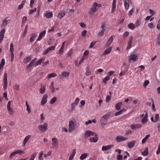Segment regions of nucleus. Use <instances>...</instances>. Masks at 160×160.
<instances>
[{"label":"nucleus","mask_w":160,"mask_h":160,"mask_svg":"<svg viewBox=\"0 0 160 160\" xmlns=\"http://www.w3.org/2000/svg\"><path fill=\"white\" fill-rule=\"evenodd\" d=\"M101 5L100 4H98L96 2H94L93 3L92 7L91 8V10L89 12V13L90 14H92V12H96L98 10V9L97 8V7H100Z\"/></svg>","instance_id":"1"},{"label":"nucleus","mask_w":160,"mask_h":160,"mask_svg":"<svg viewBox=\"0 0 160 160\" xmlns=\"http://www.w3.org/2000/svg\"><path fill=\"white\" fill-rule=\"evenodd\" d=\"M68 126L69 128L68 132H71L72 131L74 130L75 128V123L73 121L71 120L69 121Z\"/></svg>","instance_id":"2"},{"label":"nucleus","mask_w":160,"mask_h":160,"mask_svg":"<svg viewBox=\"0 0 160 160\" xmlns=\"http://www.w3.org/2000/svg\"><path fill=\"white\" fill-rule=\"evenodd\" d=\"M48 123H44L43 125H40L38 126L39 130L42 132H44L48 129Z\"/></svg>","instance_id":"3"},{"label":"nucleus","mask_w":160,"mask_h":160,"mask_svg":"<svg viewBox=\"0 0 160 160\" xmlns=\"http://www.w3.org/2000/svg\"><path fill=\"white\" fill-rule=\"evenodd\" d=\"M93 137H90L89 139V141L91 142H96L98 141V138L97 135L95 133L93 135Z\"/></svg>","instance_id":"4"},{"label":"nucleus","mask_w":160,"mask_h":160,"mask_svg":"<svg viewBox=\"0 0 160 160\" xmlns=\"http://www.w3.org/2000/svg\"><path fill=\"white\" fill-rule=\"evenodd\" d=\"M8 85L7 82V75L5 72L4 74V78L3 79V88L4 89H6Z\"/></svg>","instance_id":"5"},{"label":"nucleus","mask_w":160,"mask_h":160,"mask_svg":"<svg viewBox=\"0 0 160 160\" xmlns=\"http://www.w3.org/2000/svg\"><path fill=\"white\" fill-rule=\"evenodd\" d=\"M52 148H56L58 145V141L57 139L55 138H52Z\"/></svg>","instance_id":"6"},{"label":"nucleus","mask_w":160,"mask_h":160,"mask_svg":"<svg viewBox=\"0 0 160 160\" xmlns=\"http://www.w3.org/2000/svg\"><path fill=\"white\" fill-rule=\"evenodd\" d=\"M95 133L91 131L87 130L85 133L84 137L85 138H87L90 136H92Z\"/></svg>","instance_id":"7"},{"label":"nucleus","mask_w":160,"mask_h":160,"mask_svg":"<svg viewBox=\"0 0 160 160\" xmlns=\"http://www.w3.org/2000/svg\"><path fill=\"white\" fill-rule=\"evenodd\" d=\"M48 96L47 94H45L43 96L42 98V100L41 102V105H45L47 102V98Z\"/></svg>","instance_id":"8"},{"label":"nucleus","mask_w":160,"mask_h":160,"mask_svg":"<svg viewBox=\"0 0 160 160\" xmlns=\"http://www.w3.org/2000/svg\"><path fill=\"white\" fill-rule=\"evenodd\" d=\"M128 138H125L122 136H117L116 138V140L117 142H120L125 141L128 139Z\"/></svg>","instance_id":"9"},{"label":"nucleus","mask_w":160,"mask_h":160,"mask_svg":"<svg viewBox=\"0 0 160 160\" xmlns=\"http://www.w3.org/2000/svg\"><path fill=\"white\" fill-rule=\"evenodd\" d=\"M142 126L141 124H132L130 127L132 129L134 130L136 129L140 128Z\"/></svg>","instance_id":"10"},{"label":"nucleus","mask_w":160,"mask_h":160,"mask_svg":"<svg viewBox=\"0 0 160 160\" xmlns=\"http://www.w3.org/2000/svg\"><path fill=\"white\" fill-rule=\"evenodd\" d=\"M5 32V29H2L0 32V43L3 40Z\"/></svg>","instance_id":"11"},{"label":"nucleus","mask_w":160,"mask_h":160,"mask_svg":"<svg viewBox=\"0 0 160 160\" xmlns=\"http://www.w3.org/2000/svg\"><path fill=\"white\" fill-rule=\"evenodd\" d=\"M69 73L68 72H62L61 74L59 76V78L62 79L64 77H66L69 76Z\"/></svg>","instance_id":"12"},{"label":"nucleus","mask_w":160,"mask_h":160,"mask_svg":"<svg viewBox=\"0 0 160 160\" xmlns=\"http://www.w3.org/2000/svg\"><path fill=\"white\" fill-rule=\"evenodd\" d=\"M107 118H106V116H103L101 119V124L102 125H105L107 122Z\"/></svg>","instance_id":"13"},{"label":"nucleus","mask_w":160,"mask_h":160,"mask_svg":"<svg viewBox=\"0 0 160 160\" xmlns=\"http://www.w3.org/2000/svg\"><path fill=\"white\" fill-rule=\"evenodd\" d=\"M46 33V31L45 30L41 32L40 33L39 36L37 39V41H40L42 38L45 35Z\"/></svg>","instance_id":"14"},{"label":"nucleus","mask_w":160,"mask_h":160,"mask_svg":"<svg viewBox=\"0 0 160 160\" xmlns=\"http://www.w3.org/2000/svg\"><path fill=\"white\" fill-rule=\"evenodd\" d=\"M55 46H54L48 48L44 51L43 53V55H45L46 54L49 52L51 50H54L55 49Z\"/></svg>","instance_id":"15"},{"label":"nucleus","mask_w":160,"mask_h":160,"mask_svg":"<svg viewBox=\"0 0 160 160\" xmlns=\"http://www.w3.org/2000/svg\"><path fill=\"white\" fill-rule=\"evenodd\" d=\"M46 90V86L45 85H42V84H41V87L39 90L40 93L43 94L44 93Z\"/></svg>","instance_id":"16"},{"label":"nucleus","mask_w":160,"mask_h":160,"mask_svg":"<svg viewBox=\"0 0 160 160\" xmlns=\"http://www.w3.org/2000/svg\"><path fill=\"white\" fill-rule=\"evenodd\" d=\"M113 146V145H110L106 146H103L102 147V149L103 151H107L109 150Z\"/></svg>","instance_id":"17"},{"label":"nucleus","mask_w":160,"mask_h":160,"mask_svg":"<svg viewBox=\"0 0 160 160\" xmlns=\"http://www.w3.org/2000/svg\"><path fill=\"white\" fill-rule=\"evenodd\" d=\"M148 114L146 113L144 118L142 119L141 122L143 124H144L148 121Z\"/></svg>","instance_id":"18"},{"label":"nucleus","mask_w":160,"mask_h":160,"mask_svg":"<svg viewBox=\"0 0 160 160\" xmlns=\"http://www.w3.org/2000/svg\"><path fill=\"white\" fill-rule=\"evenodd\" d=\"M132 39L133 37L132 36H131L129 40L128 43V46L127 47V49H129L131 48Z\"/></svg>","instance_id":"19"},{"label":"nucleus","mask_w":160,"mask_h":160,"mask_svg":"<svg viewBox=\"0 0 160 160\" xmlns=\"http://www.w3.org/2000/svg\"><path fill=\"white\" fill-rule=\"evenodd\" d=\"M135 143L136 141H135L133 142H130L128 143L127 146L129 148H131L134 146Z\"/></svg>","instance_id":"20"},{"label":"nucleus","mask_w":160,"mask_h":160,"mask_svg":"<svg viewBox=\"0 0 160 160\" xmlns=\"http://www.w3.org/2000/svg\"><path fill=\"white\" fill-rule=\"evenodd\" d=\"M125 8L126 10H128L129 7V3L128 0H123Z\"/></svg>","instance_id":"21"},{"label":"nucleus","mask_w":160,"mask_h":160,"mask_svg":"<svg viewBox=\"0 0 160 160\" xmlns=\"http://www.w3.org/2000/svg\"><path fill=\"white\" fill-rule=\"evenodd\" d=\"M65 15V12L64 11H61L59 13L58 15V18L61 19L63 18Z\"/></svg>","instance_id":"22"},{"label":"nucleus","mask_w":160,"mask_h":160,"mask_svg":"<svg viewBox=\"0 0 160 160\" xmlns=\"http://www.w3.org/2000/svg\"><path fill=\"white\" fill-rule=\"evenodd\" d=\"M123 105L122 103V102H119L117 103L115 106L116 109L119 110L121 109V107Z\"/></svg>","instance_id":"23"},{"label":"nucleus","mask_w":160,"mask_h":160,"mask_svg":"<svg viewBox=\"0 0 160 160\" xmlns=\"http://www.w3.org/2000/svg\"><path fill=\"white\" fill-rule=\"evenodd\" d=\"M113 40V36H112L107 42L106 44L107 47H109L111 44Z\"/></svg>","instance_id":"24"},{"label":"nucleus","mask_w":160,"mask_h":160,"mask_svg":"<svg viewBox=\"0 0 160 160\" xmlns=\"http://www.w3.org/2000/svg\"><path fill=\"white\" fill-rule=\"evenodd\" d=\"M37 35L35 34H32L30 35V42H33L36 38Z\"/></svg>","instance_id":"25"},{"label":"nucleus","mask_w":160,"mask_h":160,"mask_svg":"<svg viewBox=\"0 0 160 160\" xmlns=\"http://www.w3.org/2000/svg\"><path fill=\"white\" fill-rule=\"evenodd\" d=\"M30 137L31 135H28L25 138L23 144V146H25V145L26 143L28 142V139L30 138Z\"/></svg>","instance_id":"26"},{"label":"nucleus","mask_w":160,"mask_h":160,"mask_svg":"<svg viewBox=\"0 0 160 160\" xmlns=\"http://www.w3.org/2000/svg\"><path fill=\"white\" fill-rule=\"evenodd\" d=\"M45 59L44 58H42L39 60L34 65V66L36 67L38 65L42 63L45 60Z\"/></svg>","instance_id":"27"},{"label":"nucleus","mask_w":160,"mask_h":160,"mask_svg":"<svg viewBox=\"0 0 160 160\" xmlns=\"http://www.w3.org/2000/svg\"><path fill=\"white\" fill-rule=\"evenodd\" d=\"M112 47H109L107 49L105 50V51L104 52V55H106L107 54H108L111 52L112 49Z\"/></svg>","instance_id":"28"},{"label":"nucleus","mask_w":160,"mask_h":160,"mask_svg":"<svg viewBox=\"0 0 160 160\" xmlns=\"http://www.w3.org/2000/svg\"><path fill=\"white\" fill-rule=\"evenodd\" d=\"M31 58L30 56H28L26 57L23 60V62L25 63H27L29 62L31 60Z\"/></svg>","instance_id":"29"},{"label":"nucleus","mask_w":160,"mask_h":160,"mask_svg":"<svg viewBox=\"0 0 160 160\" xmlns=\"http://www.w3.org/2000/svg\"><path fill=\"white\" fill-rule=\"evenodd\" d=\"M88 155V153H84L82 154L80 157V159L82 160H83L87 158Z\"/></svg>","instance_id":"30"},{"label":"nucleus","mask_w":160,"mask_h":160,"mask_svg":"<svg viewBox=\"0 0 160 160\" xmlns=\"http://www.w3.org/2000/svg\"><path fill=\"white\" fill-rule=\"evenodd\" d=\"M116 0H113L112 5V13H113L114 11L115 10L116 8Z\"/></svg>","instance_id":"31"},{"label":"nucleus","mask_w":160,"mask_h":160,"mask_svg":"<svg viewBox=\"0 0 160 160\" xmlns=\"http://www.w3.org/2000/svg\"><path fill=\"white\" fill-rule=\"evenodd\" d=\"M49 40L48 41V45L49 46L52 45L54 42V40L53 38H49Z\"/></svg>","instance_id":"32"},{"label":"nucleus","mask_w":160,"mask_h":160,"mask_svg":"<svg viewBox=\"0 0 160 160\" xmlns=\"http://www.w3.org/2000/svg\"><path fill=\"white\" fill-rule=\"evenodd\" d=\"M135 27L136 25L132 23H131L128 25V27L132 30L135 28Z\"/></svg>","instance_id":"33"},{"label":"nucleus","mask_w":160,"mask_h":160,"mask_svg":"<svg viewBox=\"0 0 160 160\" xmlns=\"http://www.w3.org/2000/svg\"><path fill=\"white\" fill-rule=\"evenodd\" d=\"M109 94L110 95H108L106 98V101L107 102H109L111 99V95L112 94V93L111 92H109Z\"/></svg>","instance_id":"34"},{"label":"nucleus","mask_w":160,"mask_h":160,"mask_svg":"<svg viewBox=\"0 0 160 160\" xmlns=\"http://www.w3.org/2000/svg\"><path fill=\"white\" fill-rule=\"evenodd\" d=\"M126 111V110L125 109H123L122 110H120L119 112H116L115 114V115L116 116H118L122 113L123 112H124Z\"/></svg>","instance_id":"35"},{"label":"nucleus","mask_w":160,"mask_h":160,"mask_svg":"<svg viewBox=\"0 0 160 160\" xmlns=\"http://www.w3.org/2000/svg\"><path fill=\"white\" fill-rule=\"evenodd\" d=\"M5 64V60L3 58L2 59L0 64V69H2L3 68Z\"/></svg>","instance_id":"36"},{"label":"nucleus","mask_w":160,"mask_h":160,"mask_svg":"<svg viewBox=\"0 0 160 160\" xmlns=\"http://www.w3.org/2000/svg\"><path fill=\"white\" fill-rule=\"evenodd\" d=\"M50 89L52 90V93H53L55 92V88L54 87V82H52L51 83V85L50 86Z\"/></svg>","instance_id":"37"},{"label":"nucleus","mask_w":160,"mask_h":160,"mask_svg":"<svg viewBox=\"0 0 160 160\" xmlns=\"http://www.w3.org/2000/svg\"><path fill=\"white\" fill-rule=\"evenodd\" d=\"M150 137V135L149 134H148L146 135L145 138H144L142 140V143L143 144Z\"/></svg>","instance_id":"38"},{"label":"nucleus","mask_w":160,"mask_h":160,"mask_svg":"<svg viewBox=\"0 0 160 160\" xmlns=\"http://www.w3.org/2000/svg\"><path fill=\"white\" fill-rule=\"evenodd\" d=\"M148 148H145L144 152H142V154L144 156L147 155L148 153Z\"/></svg>","instance_id":"39"},{"label":"nucleus","mask_w":160,"mask_h":160,"mask_svg":"<svg viewBox=\"0 0 160 160\" xmlns=\"http://www.w3.org/2000/svg\"><path fill=\"white\" fill-rule=\"evenodd\" d=\"M45 16L47 18H50L52 17V12L47 13L45 14Z\"/></svg>","instance_id":"40"},{"label":"nucleus","mask_w":160,"mask_h":160,"mask_svg":"<svg viewBox=\"0 0 160 160\" xmlns=\"http://www.w3.org/2000/svg\"><path fill=\"white\" fill-rule=\"evenodd\" d=\"M57 100V98L56 97H55L52 98L50 101V103L51 104H53Z\"/></svg>","instance_id":"41"},{"label":"nucleus","mask_w":160,"mask_h":160,"mask_svg":"<svg viewBox=\"0 0 160 160\" xmlns=\"http://www.w3.org/2000/svg\"><path fill=\"white\" fill-rule=\"evenodd\" d=\"M57 75L56 73H52L48 75V79L50 78H53L56 77Z\"/></svg>","instance_id":"42"},{"label":"nucleus","mask_w":160,"mask_h":160,"mask_svg":"<svg viewBox=\"0 0 160 160\" xmlns=\"http://www.w3.org/2000/svg\"><path fill=\"white\" fill-rule=\"evenodd\" d=\"M91 74V72L90 70V68H89L88 67L87 68L86 71L85 73V75L86 76H88L90 75Z\"/></svg>","instance_id":"43"},{"label":"nucleus","mask_w":160,"mask_h":160,"mask_svg":"<svg viewBox=\"0 0 160 160\" xmlns=\"http://www.w3.org/2000/svg\"><path fill=\"white\" fill-rule=\"evenodd\" d=\"M110 79V77L108 76L103 79V82L106 83L107 81L109 80Z\"/></svg>","instance_id":"44"},{"label":"nucleus","mask_w":160,"mask_h":160,"mask_svg":"<svg viewBox=\"0 0 160 160\" xmlns=\"http://www.w3.org/2000/svg\"><path fill=\"white\" fill-rule=\"evenodd\" d=\"M130 57L131 58V59H132L133 61L136 60L137 58V56L135 55H132Z\"/></svg>","instance_id":"45"},{"label":"nucleus","mask_w":160,"mask_h":160,"mask_svg":"<svg viewBox=\"0 0 160 160\" xmlns=\"http://www.w3.org/2000/svg\"><path fill=\"white\" fill-rule=\"evenodd\" d=\"M16 151L12 152L9 157V159H11L12 158V157L14 156L16 154H17Z\"/></svg>","instance_id":"46"},{"label":"nucleus","mask_w":160,"mask_h":160,"mask_svg":"<svg viewBox=\"0 0 160 160\" xmlns=\"http://www.w3.org/2000/svg\"><path fill=\"white\" fill-rule=\"evenodd\" d=\"M35 62H34V60H32V61L30 62L29 63V64L28 65H27V68H28L32 67Z\"/></svg>","instance_id":"47"},{"label":"nucleus","mask_w":160,"mask_h":160,"mask_svg":"<svg viewBox=\"0 0 160 160\" xmlns=\"http://www.w3.org/2000/svg\"><path fill=\"white\" fill-rule=\"evenodd\" d=\"M43 155V152L41 151L39 154V157H38V159L39 160H42L43 159V158H42Z\"/></svg>","instance_id":"48"},{"label":"nucleus","mask_w":160,"mask_h":160,"mask_svg":"<svg viewBox=\"0 0 160 160\" xmlns=\"http://www.w3.org/2000/svg\"><path fill=\"white\" fill-rule=\"evenodd\" d=\"M149 82L148 80H146L144 82L143 86L144 87H146L149 83Z\"/></svg>","instance_id":"49"},{"label":"nucleus","mask_w":160,"mask_h":160,"mask_svg":"<svg viewBox=\"0 0 160 160\" xmlns=\"http://www.w3.org/2000/svg\"><path fill=\"white\" fill-rule=\"evenodd\" d=\"M117 160H123L122 156L121 155H118L117 157Z\"/></svg>","instance_id":"50"},{"label":"nucleus","mask_w":160,"mask_h":160,"mask_svg":"<svg viewBox=\"0 0 160 160\" xmlns=\"http://www.w3.org/2000/svg\"><path fill=\"white\" fill-rule=\"evenodd\" d=\"M80 100V99L78 98H77L76 99L75 101H74V102L73 103H72L75 105H77L79 101Z\"/></svg>","instance_id":"51"},{"label":"nucleus","mask_w":160,"mask_h":160,"mask_svg":"<svg viewBox=\"0 0 160 160\" xmlns=\"http://www.w3.org/2000/svg\"><path fill=\"white\" fill-rule=\"evenodd\" d=\"M159 114H155V121L157 122L158 121L159 119Z\"/></svg>","instance_id":"52"},{"label":"nucleus","mask_w":160,"mask_h":160,"mask_svg":"<svg viewBox=\"0 0 160 160\" xmlns=\"http://www.w3.org/2000/svg\"><path fill=\"white\" fill-rule=\"evenodd\" d=\"M10 52L14 51L13 44L12 43L10 44Z\"/></svg>","instance_id":"53"},{"label":"nucleus","mask_w":160,"mask_h":160,"mask_svg":"<svg viewBox=\"0 0 160 160\" xmlns=\"http://www.w3.org/2000/svg\"><path fill=\"white\" fill-rule=\"evenodd\" d=\"M14 51H12V52H11V62H13L14 60V54L13 53Z\"/></svg>","instance_id":"54"},{"label":"nucleus","mask_w":160,"mask_h":160,"mask_svg":"<svg viewBox=\"0 0 160 160\" xmlns=\"http://www.w3.org/2000/svg\"><path fill=\"white\" fill-rule=\"evenodd\" d=\"M151 101L152 102V109L153 110V111L154 112H155L156 110V109H155V105H154V101L151 98Z\"/></svg>","instance_id":"55"},{"label":"nucleus","mask_w":160,"mask_h":160,"mask_svg":"<svg viewBox=\"0 0 160 160\" xmlns=\"http://www.w3.org/2000/svg\"><path fill=\"white\" fill-rule=\"evenodd\" d=\"M64 47H63V46H62L61 48H60V50H59V54H62L63 52V48H64Z\"/></svg>","instance_id":"56"},{"label":"nucleus","mask_w":160,"mask_h":160,"mask_svg":"<svg viewBox=\"0 0 160 160\" xmlns=\"http://www.w3.org/2000/svg\"><path fill=\"white\" fill-rule=\"evenodd\" d=\"M17 154H20L21 155L24 154V152L22 151L21 150H17L16 151Z\"/></svg>","instance_id":"57"},{"label":"nucleus","mask_w":160,"mask_h":160,"mask_svg":"<svg viewBox=\"0 0 160 160\" xmlns=\"http://www.w3.org/2000/svg\"><path fill=\"white\" fill-rule=\"evenodd\" d=\"M76 105H75L73 104L72 103L71 104V111L72 112L74 111L75 109V108Z\"/></svg>","instance_id":"58"},{"label":"nucleus","mask_w":160,"mask_h":160,"mask_svg":"<svg viewBox=\"0 0 160 160\" xmlns=\"http://www.w3.org/2000/svg\"><path fill=\"white\" fill-rule=\"evenodd\" d=\"M104 31H105L103 30H102L99 32L98 34V36H102L104 34Z\"/></svg>","instance_id":"59"},{"label":"nucleus","mask_w":160,"mask_h":160,"mask_svg":"<svg viewBox=\"0 0 160 160\" xmlns=\"http://www.w3.org/2000/svg\"><path fill=\"white\" fill-rule=\"evenodd\" d=\"M37 154V153L36 152L33 153L32 154V155L31 158L34 160V158L36 156Z\"/></svg>","instance_id":"60"},{"label":"nucleus","mask_w":160,"mask_h":160,"mask_svg":"<svg viewBox=\"0 0 160 160\" xmlns=\"http://www.w3.org/2000/svg\"><path fill=\"white\" fill-rule=\"evenodd\" d=\"M7 109L10 114H12L14 112L12 109L10 107L7 108Z\"/></svg>","instance_id":"61"},{"label":"nucleus","mask_w":160,"mask_h":160,"mask_svg":"<svg viewBox=\"0 0 160 160\" xmlns=\"http://www.w3.org/2000/svg\"><path fill=\"white\" fill-rule=\"evenodd\" d=\"M72 53H73V49H71L68 52V56H71V55L72 54Z\"/></svg>","instance_id":"62"},{"label":"nucleus","mask_w":160,"mask_h":160,"mask_svg":"<svg viewBox=\"0 0 160 160\" xmlns=\"http://www.w3.org/2000/svg\"><path fill=\"white\" fill-rule=\"evenodd\" d=\"M129 34V32H128L126 31L124 33L123 35V37H124L125 38H126V37L128 36Z\"/></svg>","instance_id":"63"},{"label":"nucleus","mask_w":160,"mask_h":160,"mask_svg":"<svg viewBox=\"0 0 160 160\" xmlns=\"http://www.w3.org/2000/svg\"><path fill=\"white\" fill-rule=\"evenodd\" d=\"M157 28L158 29L160 30V19L158 21Z\"/></svg>","instance_id":"64"}]
</instances>
